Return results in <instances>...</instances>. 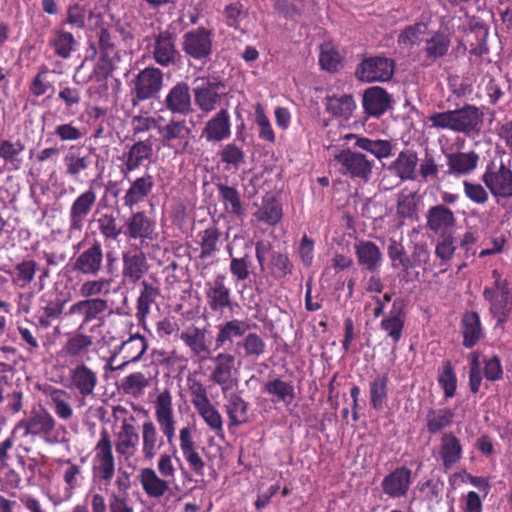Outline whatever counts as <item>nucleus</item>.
I'll return each mask as SVG.
<instances>
[{
    "instance_id": "1",
    "label": "nucleus",
    "mask_w": 512,
    "mask_h": 512,
    "mask_svg": "<svg viewBox=\"0 0 512 512\" xmlns=\"http://www.w3.org/2000/svg\"><path fill=\"white\" fill-rule=\"evenodd\" d=\"M155 419L159 425V433L155 423L148 419L143 422L142 433V456L146 461H152L164 446V438L173 447V455L177 450L173 445L176 436V420L174 417L173 398L168 389L160 392L154 402Z\"/></svg>"
},
{
    "instance_id": "2",
    "label": "nucleus",
    "mask_w": 512,
    "mask_h": 512,
    "mask_svg": "<svg viewBox=\"0 0 512 512\" xmlns=\"http://www.w3.org/2000/svg\"><path fill=\"white\" fill-rule=\"evenodd\" d=\"M111 313L109 301L105 298L79 299L65 311L63 321L81 330L89 327V332L94 333L105 325L106 316Z\"/></svg>"
},
{
    "instance_id": "3",
    "label": "nucleus",
    "mask_w": 512,
    "mask_h": 512,
    "mask_svg": "<svg viewBox=\"0 0 512 512\" xmlns=\"http://www.w3.org/2000/svg\"><path fill=\"white\" fill-rule=\"evenodd\" d=\"M164 86L163 72L154 66L140 70L131 81V104L133 107L140 103L158 99Z\"/></svg>"
},
{
    "instance_id": "4",
    "label": "nucleus",
    "mask_w": 512,
    "mask_h": 512,
    "mask_svg": "<svg viewBox=\"0 0 512 512\" xmlns=\"http://www.w3.org/2000/svg\"><path fill=\"white\" fill-rule=\"evenodd\" d=\"M91 472L94 481L105 485L110 484L115 475L116 463L113 454L111 437L106 429H102L100 437L93 448Z\"/></svg>"
},
{
    "instance_id": "5",
    "label": "nucleus",
    "mask_w": 512,
    "mask_h": 512,
    "mask_svg": "<svg viewBox=\"0 0 512 512\" xmlns=\"http://www.w3.org/2000/svg\"><path fill=\"white\" fill-rule=\"evenodd\" d=\"M147 349L148 341L145 336L139 333L130 335L128 339L114 348L105 367L110 371L123 370L129 364L139 362Z\"/></svg>"
},
{
    "instance_id": "6",
    "label": "nucleus",
    "mask_w": 512,
    "mask_h": 512,
    "mask_svg": "<svg viewBox=\"0 0 512 512\" xmlns=\"http://www.w3.org/2000/svg\"><path fill=\"white\" fill-rule=\"evenodd\" d=\"M89 19H95L91 30L95 33L96 41H89L86 50L85 60H94L97 55H112L117 53L115 37L110 30V24L105 22L101 13H94L92 10L88 13Z\"/></svg>"
},
{
    "instance_id": "7",
    "label": "nucleus",
    "mask_w": 512,
    "mask_h": 512,
    "mask_svg": "<svg viewBox=\"0 0 512 512\" xmlns=\"http://www.w3.org/2000/svg\"><path fill=\"white\" fill-rule=\"evenodd\" d=\"M158 134L163 147L172 149L175 154H186L192 149V130L184 119L171 118L158 126Z\"/></svg>"
},
{
    "instance_id": "8",
    "label": "nucleus",
    "mask_w": 512,
    "mask_h": 512,
    "mask_svg": "<svg viewBox=\"0 0 512 512\" xmlns=\"http://www.w3.org/2000/svg\"><path fill=\"white\" fill-rule=\"evenodd\" d=\"M176 41L177 34L168 28L152 35V43L148 49L156 64L168 68L179 62L181 54L177 49Z\"/></svg>"
},
{
    "instance_id": "9",
    "label": "nucleus",
    "mask_w": 512,
    "mask_h": 512,
    "mask_svg": "<svg viewBox=\"0 0 512 512\" xmlns=\"http://www.w3.org/2000/svg\"><path fill=\"white\" fill-rule=\"evenodd\" d=\"M213 38V31L204 26L187 31L182 37V51L186 57L205 63L213 54Z\"/></svg>"
},
{
    "instance_id": "10",
    "label": "nucleus",
    "mask_w": 512,
    "mask_h": 512,
    "mask_svg": "<svg viewBox=\"0 0 512 512\" xmlns=\"http://www.w3.org/2000/svg\"><path fill=\"white\" fill-rule=\"evenodd\" d=\"M94 346V337L85 330L75 329L65 335V340L58 352L60 358L71 364L90 360Z\"/></svg>"
},
{
    "instance_id": "11",
    "label": "nucleus",
    "mask_w": 512,
    "mask_h": 512,
    "mask_svg": "<svg viewBox=\"0 0 512 512\" xmlns=\"http://www.w3.org/2000/svg\"><path fill=\"white\" fill-rule=\"evenodd\" d=\"M153 156V145L150 139L139 140L132 145H126L122 154L117 157L120 162L119 172L123 179H128L131 173L138 171L145 163H150Z\"/></svg>"
},
{
    "instance_id": "12",
    "label": "nucleus",
    "mask_w": 512,
    "mask_h": 512,
    "mask_svg": "<svg viewBox=\"0 0 512 512\" xmlns=\"http://www.w3.org/2000/svg\"><path fill=\"white\" fill-rule=\"evenodd\" d=\"M335 160L340 164V173L344 176L363 182L369 181L372 176L374 161L365 154L347 148L336 154Z\"/></svg>"
},
{
    "instance_id": "13",
    "label": "nucleus",
    "mask_w": 512,
    "mask_h": 512,
    "mask_svg": "<svg viewBox=\"0 0 512 512\" xmlns=\"http://www.w3.org/2000/svg\"><path fill=\"white\" fill-rule=\"evenodd\" d=\"M104 268V249L102 243L94 239L72 258L73 271L87 277H97Z\"/></svg>"
},
{
    "instance_id": "14",
    "label": "nucleus",
    "mask_w": 512,
    "mask_h": 512,
    "mask_svg": "<svg viewBox=\"0 0 512 512\" xmlns=\"http://www.w3.org/2000/svg\"><path fill=\"white\" fill-rule=\"evenodd\" d=\"M56 427V420L45 409L34 410L27 418L20 420L12 430V435L23 430V436L39 437L45 442H51L50 437Z\"/></svg>"
},
{
    "instance_id": "15",
    "label": "nucleus",
    "mask_w": 512,
    "mask_h": 512,
    "mask_svg": "<svg viewBox=\"0 0 512 512\" xmlns=\"http://www.w3.org/2000/svg\"><path fill=\"white\" fill-rule=\"evenodd\" d=\"M481 180L495 198H512V170L503 161L498 167L489 163Z\"/></svg>"
},
{
    "instance_id": "16",
    "label": "nucleus",
    "mask_w": 512,
    "mask_h": 512,
    "mask_svg": "<svg viewBox=\"0 0 512 512\" xmlns=\"http://www.w3.org/2000/svg\"><path fill=\"white\" fill-rule=\"evenodd\" d=\"M97 201L93 186L82 191L71 203L68 211V232L70 235L80 233Z\"/></svg>"
},
{
    "instance_id": "17",
    "label": "nucleus",
    "mask_w": 512,
    "mask_h": 512,
    "mask_svg": "<svg viewBox=\"0 0 512 512\" xmlns=\"http://www.w3.org/2000/svg\"><path fill=\"white\" fill-rule=\"evenodd\" d=\"M394 61L384 56L363 59L355 70V77L366 83L384 82L392 78Z\"/></svg>"
},
{
    "instance_id": "18",
    "label": "nucleus",
    "mask_w": 512,
    "mask_h": 512,
    "mask_svg": "<svg viewBox=\"0 0 512 512\" xmlns=\"http://www.w3.org/2000/svg\"><path fill=\"white\" fill-rule=\"evenodd\" d=\"M213 363L209 379L217 384L223 394L231 390L236 384L237 379L234 377L236 354L229 352H219L217 355L209 358Z\"/></svg>"
},
{
    "instance_id": "19",
    "label": "nucleus",
    "mask_w": 512,
    "mask_h": 512,
    "mask_svg": "<svg viewBox=\"0 0 512 512\" xmlns=\"http://www.w3.org/2000/svg\"><path fill=\"white\" fill-rule=\"evenodd\" d=\"M225 89L222 81L203 80L193 88L194 102L202 113L209 114L219 107L223 96L226 95Z\"/></svg>"
},
{
    "instance_id": "20",
    "label": "nucleus",
    "mask_w": 512,
    "mask_h": 512,
    "mask_svg": "<svg viewBox=\"0 0 512 512\" xmlns=\"http://www.w3.org/2000/svg\"><path fill=\"white\" fill-rule=\"evenodd\" d=\"M146 254L138 246H133L122 253V281L135 285L149 271Z\"/></svg>"
},
{
    "instance_id": "21",
    "label": "nucleus",
    "mask_w": 512,
    "mask_h": 512,
    "mask_svg": "<svg viewBox=\"0 0 512 512\" xmlns=\"http://www.w3.org/2000/svg\"><path fill=\"white\" fill-rule=\"evenodd\" d=\"M67 387L77 392L83 399L94 395L98 385V374L84 363L74 364L68 372Z\"/></svg>"
},
{
    "instance_id": "22",
    "label": "nucleus",
    "mask_w": 512,
    "mask_h": 512,
    "mask_svg": "<svg viewBox=\"0 0 512 512\" xmlns=\"http://www.w3.org/2000/svg\"><path fill=\"white\" fill-rule=\"evenodd\" d=\"M162 105L173 116L186 117L193 113L194 109L189 84L185 81H180L173 85L168 90Z\"/></svg>"
},
{
    "instance_id": "23",
    "label": "nucleus",
    "mask_w": 512,
    "mask_h": 512,
    "mask_svg": "<svg viewBox=\"0 0 512 512\" xmlns=\"http://www.w3.org/2000/svg\"><path fill=\"white\" fill-rule=\"evenodd\" d=\"M123 235L127 240H139L141 243L154 240L155 222L145 211L132 212L123 223Z\"/></svg>"
},
{
    "instance_id": "24",
    "label": "nucleus",
    "mask_w": 512,
    "mask_h": 512,
    "mask_svg": "<svg viewBox=\"0 0 512 512\" xmlns=\"http://www.w3.org/2000/svg\"><path fill=\"white\" fill-rule=\"evenodd\" d=\"M412 484V470L400 466L389 472L381 481V490L390 499H401L408 495Z\"/></svg>"
},
{
    "instance_id": "25",
    "label": "nucleus",
    "mask_w": 512,
    "mask_h": 512,
    "mask_svg": "<svg viewBox=\"0 0 512 512\" xmlns=\"http://www.w3.org/2000/svg\"><path fill=\"white\" fill-rule=\"evenodd\" d=\"M215 349H222V352L233 351L237 339H243L246 332L250 330V324L244 320L231 319L216 326Z\"/></svg>"
},
{
    "instance_id": "26",
    "label": "nucleus",
    "mask_w": 512,
    "mask_h": 512,
    "mask_svg": "<svg viewBox=\"0 0 512 512\" xmlns=\"http://www.w3.org/2000/svg\"><path fill=\"white\" fill-rule=\"evenodd\" d=\"M125 180L128 181L129 187L122 197V202L124 207L132 210L150 196L155 186L154 177L145 173L134 179L129 175Z\"/></svg>"
},
{
    "instance_id": "27",
    "label": "nucleus",
    "mask_w": 512,
    "mask_h": 512,
    "mask_svg": "<svg viewBox=\"0 0 512 512\" xmlns=\"http://www.w3.org/2000/svg\"><path fill=\"white\" fill-rule=\"evenodd\" d=\"M231 136V118L227 108H221L208 119L201 131V138L208 143H219Z\"/></svg>"
},
{
    "instance_id": "28",
    "label": "nucleus",
    "mask_w": 512,
    "mask_h": 512,
    "mask_svg": "<svg viewBox=\"0 0 512 512\" xmlns=\"http://www.w3.org/2000/svg\"><path fill=\"white\" fill-rule=\"evenodd\" d=\"M405 322V303L402 299H396L392 303L388 314L382 318L380 328L386 333V337L393 344H397L403 336Z\"/></svg>"
},
{
    "instance_id": "29",
    "label": "nucleus",
    "mask_w": 512,
    "mask_h": 512,
    "mask_svg": "<svg viewBox=\"0 0 512 512\" xmlns=\"http://www.w3.org/2000/svg\"><path fill=\"white\" fill-rule=\"evenodd\" d=\"M359 267L370 273H378L383 264V252L373 241L360 240L354 244Z\"/></svg>"
},
{
    "instance_id": "30",
    "label": "nucleus",
    "mask_w": 512,
    "mask_h": 512,
    "mask_svg": "<svg viewBox=\"0 0 512 512\" xmlns=\"http://www.w3.org/2000/svg\"><path fill=\"white\" fill-rule=\"evenodd\" d=\"M483 298L489 303V313L496 319V327H503L512 313V291L495 293L483 290Z\"/></svg>"
},
{
    "instance_id": "31",
    "label": "nucleus",
    "mask_w": 512,
    "mask_h": 512,
    "mask_svg": "<svg viewBox=\"0 0 512 512\" xmlns=\"http://www.w3.org/2000/svg\"><path fill=\"white\" fill-rule=\"evenodd\" d=\"M216 189L218 191V199L226 213L237 220L243 221L247 211L240 191L235 186H229L222 182L216 183Z\"/></svg>"
},
{
    "instance_id": "32",
    "label": "nucleus",
    "mask_w": 512,
    "mask_h": 512,
    "mask_svg": "<svg viewBox=\"0 0 512 512\" xmlns=\"http://www.w3.org/2000/svg\"><path fill=\"white\" fill-rule=\"evenodd\" d=\"M91 512H135L134 504L127 495L112 492L106 501L100 493L90 497Z\"/></svg>"
},
{
    "instance_id": "33",
    "label": "nucleus",
    "mask_w": 512,
    "mask_h": 512,
    "mask_svg": "<svg viewBox=\"0 0 512 512\" xmlns=\"http://www.w3.org/2000/svg\"><path fill=\"white\" fill-rule=\"evenodd\" d=\"M180 339L199 361L211 358L212 351L204 329L191 325L181 333Z\"/></svg>"
},
{
    "instance_id": "34",
    "label": "nucleus",
    "mask_w": 512,
    "mask_h": 512,
    "mask_svg": "<svg viewBox=\"0 0 512 512\" xmlns=\"http://www.w3.org/2000/svg\"><path fill=\"white\" fill-rule=\"evenodd\" d=\"M92 164V154L84 153L81 148L71 147L63 157L64 173L72 180H78L81 175L87 177Z\"/></svg>"
},
{
    "instance_id": "35",
    "label": "nucleus",
    "mask_w": 512,
    "mask_h": 512,
    "mask_svg": "<svg viewBox=\"0 0 512 512\" xmlns=\"http://www.w3.org/2000/svg\"><path fill=\"white\" fill-rule=\"evenodd\" d=\"M483 112L472 104H464L456 109L457 133L464 135L478 134L483 123Z\"/></svg>"
},
{
    "instance_id": "36",
    "label": "nucleus",
    "mask_w": 512,
    "mask_h": 512,
    "mask_svg": "<svg viewBox=\"0 0 512 512\" xmlns=\"http://www.w3.org/2000/svg\"><path fill=\"white\" fill-rule=\"evenodd\" d=\"M138 445L139 434L136 427L124 420L119 432L116 434V452L125 460H129L135 456Z\"/></svg>"
},
{
    "instance_id": "37",
    "label": "nucleus",
    "mask_w": 512,
    "mask_h": 512,
    "mask_svg": "<svg viewBox=\"0 0 512 512\" xmlns=\"http://www.w3.org/2000/svg\"><path fill=\"white\" fill-rule=\"evenodd\" d=\"M418 161V155L415 151L405 149L399 152L396 159L390 163L388 170L400 178L401 181H413L417 178Z\"/></svg>"
},
{
    "instance_id": "38",
    "label": "nucleus",
    "mask_w": 512,
    "mask_h": 512,
    "mask_svg": "<svg viewBox=\"0 0 512 512\" xmlns=\"http://www.w3.org/2000/svg\"><path fill=\"white\" fill-rule=\"evenodd\" d=\"M48 45L57 57L69 59L72 53L76 51L78 41L71 32L66 31L60 25L51 30Z\"/></svg>"
},
{
    "instance_id": "39",
    "label": "nucleus",
    "mask_w": 512,
    "mask_h": 512,
    "mask_svg": "<svg viewBox=\"0 0 512 512\" xmlns=\"http://www.w3.org/2000/svg\"><path fill=\"white\" fill-rule=\"evenodd\" d=\"M346 140H354V148L364 150L377 159L389 158L393 155V145L390 140L371 139L357 134H347Z\"/></svg>"
},
{
    "instance_id": "40",
    "label": "nucleus",
    "mask_w": 512,
    "mask_h": 512,
    "mask_svg": "<svg viewBox=\"0 0 512 512\" xmlns=\"http://www.w3.org/2000/svg\"><path fill=\"white\" fill-rule=\"evenodd\" d=\"M138 480L149 498L159 499L170 489L169 480L159 476L153 468H142L139 471Z\"/></svg>"
},
{
    "instance_id": "41",
    "label": "nucleus",
    "mask_w": 512,
    "mask_h": 512,
    "mask_svg": "<svg viewBox=\"0 0 512 512\" xmlns=\"http://www.w3.org/2000/svg\"><path fill=\"white\" fill-rule=\"evenodd\" d=\"M390 101V95L384 88L374 86L365 90L362 105L368 116L379 117L387 111Z\"/></svg>"
},
{
    "instance_id": "42",
    "label": "nucleus",
    "mask_w": 512,
    "mask_h": 512,
    "mask_svg": "<svg viewBox=\"0 0 512 512\" xmlns=\"http://www.w3.org/2000/svg\"><path fill=\"white\" fill-rule=\"evenodd\" d=\"M267 351L265 340L256 332H249L243 339L236 341L234 353L236 356L257 360Z\"/></svg>"
},
{
    "instance_id": "43",
    "label": "nucleus",
    "mask_w": 512,
    "mask_h": 512,
    "mask_svg": "<svg viewBox=\"0 0 512 512\" xmlns=\"http://www.w3.org/2000/svg\"><path fill=\"white\" fill-rule=\"evenodd\" d=\"M451 45V39L448 34L442 30L435 31L432 36L425 41L424 55L425 65L430 66L438 59L448 54Z\"/></svg>"
},
{
    "instance_id": "44",
    "label": "nucleus",
    "mask_w": 512,
    "mask_h": 512,
    "mask_svg": "<svg viewBox=\"0 0 512 512\" xmlns=\"http://www.w3.org/2000/svg\"><path fill=\"white\" fill-rule=\"evenodd\" d=\"M58 89L57 99L63 104V114L67 117L75 116L80 110L83 99L81 88L68 81H61Z\"/></svg>"
},
{
    "instance_id": "45",
    "label": "nucleus",
    "mask_w": 512,
    "mask_h": 512,
    "mask_svg": "<svg viewBox=\"0 0 512 512\" xmlns=\"http://www.w3.org/2000/svg\"><path fill=\"white\" fill-rule=\"evenodd\" d=\"M460 440L452 433H444L440 440L439 457L445 470H450L462 458Z\"/></svg>"
},
{
    "instance_id": "46",
    "label": "nucleus",
    "mask_w": 512,
    "mask_h": 512,
    "mask_svg": "<svg viewBox=\"0 0 512 512\" xmlns=\"http://www.w3.org/2000/svg\"><path fill=\"white\" fill-rule=\"evenodd\" d=\"M25 144L20 140H0V159L8 170L17 171L23 165V152Z\"/></svg>"
},
{
    "instance_id": "47",
    "label": "nucleus",
    "mask_w": 512,
    "mask_h": 512,
    "mask_svg": "<svg viewBox=\"0 0 512 512\" xmlns=\"http://www.w3.org/2000/svg\"><path fill=\"white\" fill-rule=\"evenodd\" d=\"M460 327L462 344L465 348H473L483 337L480 316L475 311H467L463 314Z\"/></svg>"
},
{
    "instance_id": "48",
    "label": "nucleus",
    "mask_w": 512,
    "mask_h": 512,
    "mask_svg": "<svg viewBox=\"0 0 512 512\" xmlns=\"http://www.w3.org/2000/svg\"><path fill=\"white\" fill-rule=\"evenodd\" d=\"M454 213L443 204L431 207L427 211L426 225L435 233H445L455 224Z\"/></svg>"
},
{
    "instance_id": "49",
    "label": "nucleus",
    "mask_w": 512,
    "mask_h": 512,
    "mask_svg": "<svg viewBox=\"0 0 512 512\" xmlns=\"http://www.w3.org/2000/svg\"><path fill=\"white\" fill-rule=\"evenodd\" d=\"M448 173L467 175L474 171L479 162V155L474 152H454L446 154Z\"/></svg>"
},
{
    "instance_id": "50",
    "label": "nucleus",
    "mask_w": 512,
    "mask_h": 512,
    "mask_svg": "<svg viewBox=\"0 0 512 512\" xmlns=\"http://www.w3.org/2000/svg\"><path fill=\"white\" fill-rule=\"evenodd\" d=\"M197 238V243L200 246L199 258L201 260L214 258L220 251L221 231L215 224L198 232Z\"/></svg>"
},
{
    "instance_id": "51",
    "label": "nucleus",
    "mask_w": 512,
    "mask_h": 512,
    "mask_svg": "<svg viewBox=\"0 0 512 512\" xmlns=\"http://www.w3.org/2000/svg\"><path fill=\"white\" fill-rule=\"evenodd\" d=\"M455 412L449 407L429 408L425 417L426 431L435 435L449 428L454 423Z\"/></svg>"
},
{
    "instance_id": "52",
    "label": "nucleus",
    "mask_w": 512,
    "mask_h": 512,
    "mask_svg": "<svg viewBox=\"0 0 512 512\" xmlns=\"http://www.w3.org/2000/svg\"><path fill=\"white\" fill-rule=\"evenodd\" d=\"M207 304L212 312L222 313L225 309H231L233 302L230 289L219 280L206 289Z\"/></svg>"
},
{
    "instance_id": "53",
    "label": "nucleus",
    "mask_w": 512,
    "mask_h": 512,
    "mask_svg": "<svg viewBox=\"0 0 512 512\" xmlns=\"http://www.w3.org/2000/svg\"><path fill=\"white\" fill-rule=\"evenodd\" d=\"M389 382L387 373H379L369 382L370 406L375 411H383L387 406Z\"/></svg>"
},
{
    "instance_id": "54",
    "label": "nucleus",
    "mask_w": 512,
    "mask_h": 512,
    "mask_svg": "<svg viewBox=\"0 0 512 512\" xmlns=\"http://www.w3.org/2000/svg\"><path fill=\"white\" fill-rule=\"evenodd\" d=\"M263 392L273 396V403H283L287 407L290 406L296 398L293 384L281 378H274L267 381L263 386Z\"/></svg>"
},
{
    "instance_id": "55",
    "label": "nucleus",
    "mask_w": 512,
    "mask_h": 512,
    "mask_svg": "<svg viewBox=\"0 0 512 512\" xmlns=\"http://www.w3.org/2000/svg\"><path fill=\"white\" fill-rule=\"evenodd\" d=\"M488 34V29L483 25L470 27L467 37L470 38L473 36L476 42H472L467 39V42L469 43V47H467L463 40H459L456 50H462L463 52L468 50L470 54L481 57L489 51L487 47Z\"/></svg>"
},
{
    "instance_id": "56",
    "label": "nucleus",
    "mask_w": 512,
    "mask_h": 512,
    "mask_svg": "<svg viewBox=\"0 0 512 512\" xmlns=\"http://www.w3.org/2000/svg\"><path fill=\"white\" fill-rule=\"evenodd\" d=\"M254 217L269 226H275L283 217L282 206L275 196L267 194L263 197L261 207L254 213Z\"/></svg>"
},
{
    "instance_id": "57",
    "label": "nucleus",
    "mask_w": 512,
    "mask_h": 512,
    "mask_svg": "<svg viewBox=\"0 0 512 512\" xmlns=\"http://www.w3.org/2000/svg\"><path fill=\"white\" fill-rule=\"evenodd\" d=\"M160 291L148 281L141 282V290L136 300V318L138 321H144L150 314L151 306L155 303Z\"/></svg>"
},
{
    "instance_id": "58",
    "label": "nucleus",
    "mask_w": 512,
    "mask_h": 512,
    "mask_svg": "<svg viewBox=\"0 0 512 512\" xmlns=\"http://www.w3.org/2000/svg\"><path fill=\"white\" fill-rule=\"evenodd\" d=\"M225 407L230 426L236 427L248 422L249 404L237 393H231L228 396V402Z\"/></svg>"
},
{
    "instance_id": "59",
    "label": "nucleus",
    "mask_w": 512,
    "mask_h": 512,
    "mask_svg": "<svg viewBox=\"0 0 512 512\" xmlns=\"http://www.w3.org/2000/svg\"><path fill=\"white\" fill-rule=\"evenodd\" d=\"M227 253L230 258L229 271L234 278L236 284L246 281L250 275V268L252 260L249 253H244L242 256L237 257L233 253L232 247L227 246Z\"/></svg>"
},
{
    "instance_id": "60",
    "label": "nucleus",
    "mask_w": 512,
    "mask_h": 512,
    "mask_svg": "<svg viewBox=\"0 0 512 512\" xmlns=\"http://www.w3.org/2000/svg\"><path fill=\"white\" fill-rule=\"evenodd\" d=\"M355 108L356 104L352 95L343 94L326 97V110L335 117L349 119Z\"/></svg>"
},
{
    "instance_id": "61",
    "label": "nucleus",
    "mask_w": 512,
    "mask_h": 512,
    "mask_svg": "<svg viewBox=\"0 0 512 512\" xmlns=\"http://www.w3.org/2000/svg\"><path fill=\"white\" fill-rule=\"evenodd\" d=\"M220 162L225 165L226 170L237 171L245 164L246 153L244 149L235 142H230L221 147L218 151Z\"/></svg>"
},
{
    "instance_id": "62",
    "label": "nucleus",
    "mask_w": 512,
    "mask_h": 512,
    "mask_svg": "<svg viewBox=\"0 0 512 512\" xmlns=\"http://www.w3.org/2000/svg\"><path fill=\"white\" fill-rule=\"evenodd\" d=\"M387 255L393 269L400 268L406 276L411 274L410 255L407 254L405 247L400 241L396 239L389 240Z\"/></svg>"
},
{
    "instance_id": "63",
    "label": "nucleus",
    "mask_w": 512,
    "mask_h": 512,
    "mask_svg": "<svg viewBox=\"0 0 512 512\" xmlns=\"http://www.w3.org/2000/svg\"><path fill=\"white\" fill-rule=\"evenodd\" d=\"M97 227L104 243L116 242L123 234L124 227L119 225L111 213H104L97 219Z\"/></svg>"
},
{
    "instance_id": "64",
    "label": "nucleus",
    "mask_w": 512,
    "mask_h": 512,
    "mask_svg": "<svg viewBox=\"0 0 512 512\" xmlns=\"http://www.w3.org/2000/svg\"><path fill=\"white\" fill-rule=\"evenodd\" d=\"M41 301L44 303L42 306L43 315L39 318V323L42 327H49L51 320H55L60 317L63 319V315L66 311L64 310L66 300H63L58 296L47 299L46 295H44L41 298Z\"/></svg>"
}]
</instances>
